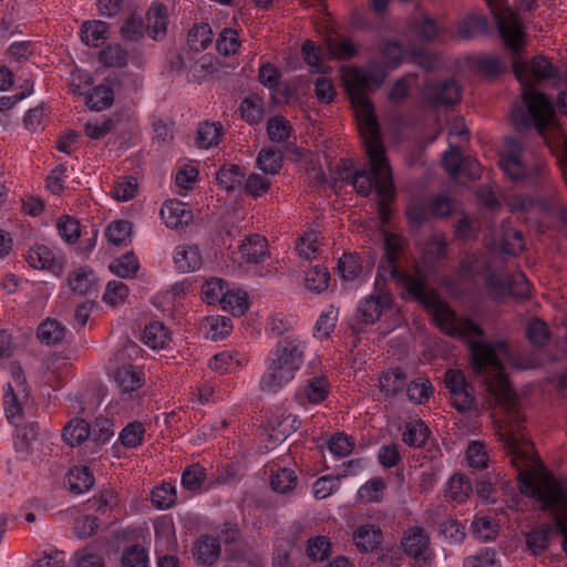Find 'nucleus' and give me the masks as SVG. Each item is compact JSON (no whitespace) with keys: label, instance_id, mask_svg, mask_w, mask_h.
Returning <instances> with one entry per match:
<instances>
[{"label":"nucleus","instance_id":"34","mask_svg":"<svg viewBox=\"0 0 567 567\" xmlns=\"http://www.w3.org/2000/svg\"><path fill=\"white\" fill-rule=\"evenodd\" d=\"M89 424L82 419L71 420L62 431L63 441L70 446L80 445L89 437Z\"/></svg>","mask_w":567,"mask_h":567},{"label":"nucleus","instance_id":"14","mask_svg":"<svg viewBox=\"0 0 567 567\" xmlns=\"http://www.w3.org/2000/svg\"><path fill=\"white\" fill-rule=\"evenodd\" d=\"M330 384L324 377L317 375L306 381L296 391V400L300 405L319 404L327 399Z\"/></svg>","mask_w":567,"mask_h":567},{"label":"nucleus","instance_id":"13","mask_svg":"<svg viewBox=\"0 0 567 567\" xmlns=\"http://www.w3.org/2000/svg\"><path fill=\"white\" fill-rule=\"evenodd\" d=\"M159 215L167 228L178 229L187 226L193 220L190 208L178 199H167L163 203Z\"/></svg>","mask_w":567,"mask_h":567},{"label":"nucleus","instance_id":"6","mask_svg":"<svg viewBox=\"0 0 567 567\" xmlns=\"http://www.w3.org/2000/svg\"><path fill=\"white\" fill-rule=\"evenodd\" d=\"M493 13L499 34L516 54L525 47V27L518 14L505 6V0H485Z\"/></svg>","mask_w":567,"mask_h":567},{"label":"nucleus","instance_id":"47","mask_svg":"<svg viewBox=\"0 0 567 567\" xmlns=\"http://www.w3.org/2000/svg\"><path fill=\"white\" fill-rule=\"evenodd\" d=\"M385 484L381 478H371L357 492V498L363 504L379 503L384 495Z\"/></svg>","mask_w":567,"mask_h":567},{"label":"nucleus","instance_id":"12","mask_svg":"<svg viewBox=\"0 0 567 567\" xmlns=\"http://www.w3.org/2000/svg\"><path fill=\"white\" fill-rule=\"evenodd\" d=\"M452 202L445 195H437L424 204L411 203L406 208V215L411 223L421 224L429 215L436 217H445L452 210Z\"/></svg>","mask_w":567,"mask_h":567},{"label":"nucleus","instance_id":"64","mask_svg":"<svg viewBox=\"0 0 567 567\" xmlns=\"http://www.w3.org/2000/svg\"><path fill=\"white\" fill-rule=\"evenodd\" d=\"M331 550V543L326 536H315L308 540L307 555L312 560L322 561Z\"/></svg>","mask_w":567,"mask_h":567},{"label":"nucleus","instance_id":"52","mask_svg":"<svg viewBox=\"0 0 567 567\" xmlns=\"http://www.w3.org/2000/svg\"><path fill=\"white\" fill-rule=\"evenodd\" d=\"M240 45L238 32L231 28L223 29L216 40V49L223 55L236 54Z\"/></svg>","mask_w":567,"mask_h":567},{"label":"nucleus","instance_id":"18","mask_svg":"<svg viewBox=\"0 0 567 567\" xmlns=\"http://www.w3.org/2000/svg\"><path fill=\"white\" fill-rule=\"evenodd\" d=\"M382 530L374 524L359 525L352 535L354 545L360 551H373L382 540Z\"/></svg>","mask_w":567,"mask_h":567},{"label":"nucleus","instance_id":"40","mask_svg":"<svg viewBox=\"0 0 567 567\" xmlns=\"http://www.w3.org/2000/svg\"><path fill=\"white\" fill-rule=\"evenodd\" d=\"M404 381L405 374L399 369H393L380 377L379 388L386 398H392L403 389Z\"/></svg>","mask_w":567,"mask_h":567},{"label":"nucleus","instance_id":"23","mask_svg":"<svg viewBox=\"0 0 567 567\" xmlns=\"http://www.w3.org/2000/svg\"><path fill=\"white\" fill-rule=\"evenodd\" d=\"M267 248L268 244L264 237L252 235L243 240L239 252L247 262L258 264L266 257Z\"/></svg>","mask_w":567,"mask_h":567},{"label":"nucleus","instance_id":"56","mask_svg":"<svg viewBox=\"0 0 567 567\" xmlns=\"http://www.w3.org/2000/svg\"><path fill=\"white\" fill-rule=\"evenodd\" d=\"M221 137V126L217 123L206 122L197 130L196 143L200 148L217 145Z\"/></svg>","mask_w":567,"mask_h":567},{"label":"nucleus","instance_id":"63","mask_svg":"<svg viewBox=\"0 0 567 567\" xmlns=\"http://www.w3.org/2000/svg\"><path fill=\"white\" fill-rule=\"evenodd\" d=\"M466 460L470 466L474 468H485L488 463V454L485 445L480 441H472L466 449Z\"/></svg>","mask_w":567,"mask_h":567},{"label":"nucleus","instance_id":"1","mask_svg":"<svg viewBox=\"0 0 567 567\" xmlns=\"http://www.w3.org/2000/svg\"><path fill=\"white\" fill-rule=\"evenodd\" d=\"M384 257L378 270L375 288L372 293L358 302L359 319L365 324H373L382 316H390L395 324H400L401 315L395 308L392 295L380 280L391 279L406 290V293L434 309V320L437 327L449 336L464 339L472 352V370L481 377L487 391L494 396L508 402L512 398V386L505 372L504 363L517 369H530L534 364L516 362L507 344L503 341L487 343L484 341L482 329L466 318L457 317L451 308L436 296H429L426 281L435 271V262L441 258L447 246L443 235L432 234L426 243L417 244L421 257L414 262L413 272L402 270L405 258V246L401 237L382 231Z\"/></svg>","mask_w":567,"mask_h":567},{"label":"nucleus","instance_id":"25","mask_svg":"<svg viewBox=\"0 0 567 567\" xmlns=\"http://www.w3.org/2000/svg\"><path fill=\"white\" fill-rule=\"evenodd\" d=\"M220 553L219 542L215 537L203 536L194 545L193 555L203 565H213Z\"/></svg>","mask_w":567,"mask_h":567},{"label":"nucleus","instance_id":"57","mask_svg":"<svg viewBox=\"0 0 567 567\" xmlns=\"http://www.w3.org/2000/svg\"><path fill=\"white\" fill-rule=\"evenodd\" d=\"M188 45L194 51L205 50L213 41V32L207 23L195 25L188 32Z\"/></svg>","mask_w":567,"mask_h":567},{"label":"nucleus","instance_id":"42","mask_svg":"<svg viewBox=\"0 0 567 567\" xmlns=\"http://www.w3.org/2000/svg\"><path fill=\"white\" fill-rule=\"evenodd\" d=\"M96 278L93 271L86 268H81L73 272L69 279L70 288L73 292L80 296L89 295L95 287Z\"/></svg>","mask_w":567,"mask_h":567},{"label":"nucleus","instance_id":"48","mask_svg":"<svg viewBox=\"0 0 567 567\" xmlns=\"http://www.w3.org/2000/svg\"><path fill=\"white\" fill-rule=\"evenodd\" d=\"M227 288L221 278L207 279L202 286V298L208 305H220Z\"/></svg>","mask_w":567,"mask_h":567},{"label":"nucleus","instance_id":"28","mask_svg":"<svg viewBox=\"0 0 567 567\" xmlns=\"http://www.w3.org/2000/svg\"><path fill=\"white\" fill-rule=\"evenodd\" d=\"M147 25L154 40L162 39L167 30V11L159 3H153L147 12Z\"/></svg>","mask_w":567,"mask_h":567},{"label":"nucleus","instance_id":"20","mask_svg":"<svg viewBox=\"0 0 567 567\" xmlns=\"http://www.w3.org/2000/svg\"><path fill=\"white\" fill-rule=\"evenodd\" d=\"M487 18L477 10L465 16L457 25L456 35L468 40L487 31Z\"/></svg>","mask_w":567,"mask_h":567},{"label":"nucleus","instance_id":"43","mask_svg":"<svg viewBox=\"0 0 567 567\" xmlns=\"http://www.w3.org/2000/svg\"><path fill=\"white\" fill-rule=\"evenodd\" d=\"M140 262L134 254L127 252L115 258L109 266L110 271L120 278H132L136 275Z\"/></svg>","mask_w":567,"mask_h":567},{"label":"nucleus","instance_id":"32","mask_svg":"<svg viewBox=\"0 0 567 567\" xmlns=\"http://www.w3.org/2000/svg\"><path fill=\"white\" fill-rule=\"evenodd\" d=\"M472 534L480 542L487 543L494 540L499 532L498 523L489 517H477L472 522Z\"/></svg>","mask_w":567,"mask_h":567},{"label":"nucleus","instance_id":"62","mask_svg":"<svg viewBox=\"0 0 567 567\" xmlns=\"http://www.w3.org/2000/svg\"><path fill=\"white\" fill-rule=\"evenodd\" d=\"M122 564L123 567H147L148 551L140 545L130 546L123 551Z\"/></svg>","mask_w":567,"mask_h":567},{"label":"nucleus","instance_id":"33","mask_svg":"<svg viewBox=\"0 0 567 567\" xmlns=\"http://www.w3.org/2000/svg\"><path fill=\"white\" fill-rule=\"evenodd\" d=\"M429 427L421 421L409 422L402 433L403 442L411 447H422L429 439Z\"/></svg>","mask_w":567,"mask_h":567},{"label":"nucleus","instance_id":"8","mask_svg":"<svg viewBox=\"0 0 567 567\" xmlns=\"http://www.w3.org/2000/svg\"><path fill=\"white\" fill-rule=\"evenodd\" d=\"M486 284L489 295L497 300L507 295L524 298L529 293L528 280L522 271H515L512 275L495 271L488 276Z\"/></svg>","mask_w":567,"mask_h":567},{"label":"nucleus","instance_id":"54","mask_svg":"<svg viewBox=\"0 0 567 567\" xmlns=\"http://www.w3.org/2000/svg\"><path fill=\"white\" fill-rule=\"evenodd\" d=\"M257 165L266 174H276L282 165V155L272 147H264L257 157Z\"/></svg>","mask_w":567,"mask_h":567},{"label":"nucleus","instance_id":"3","mask_svg":"<svg viewBox=\"0 0 567 567\" xmlns=\"http://www.w3.org/2000/svg\"><path fill=\"white\" fill-rule=\"evenodd\" d=\"M505 410V416L496 421V433L511 454V461L517 468L525 467L518 474L520 492L535 499L542 509L549 511L556 526L543 524L526 534L528 548L537 554L545 550L549 536L557 532L564 536L563 548L567 555V478L556 477L548 472L535 455V449L520 425L518 399L512 389L508 402L495 398Z\"/></svg>","mask_w":567,"mask_h":567},{"label":"nucleus","instance_id":"37","mask_svg":"<svg viewBox=\"0 0 567 567\" xmlns=\"http://www.w3.org/2000/svg\"><path fill=\"white\" fill-rule=\"evenodd\" d=\"M296 251L303 260L315 259L319 252V233L311 229L300 236L296 241Z\"/></svg>","mask_w":567,"mask_h":567},{"label":"nucleus","instance_id":"2","mask_svg":"<svg viewBox=\"0 0 567 567\" xmlns=\"http://www.w3.org/2000/svg\"><path fill=\"white\" fill-rule=\"evenodd\" d=\"M381 56V65L377 62H369L365 69L342 66L340 74L349 94L371 166V175L365 171H358L353 174L351 183L357 193L362 196L370 195L372 188H375L379 197L380 218L383 223H388L391 214L388 203L394 196V187L391 168L381 142L374 107L368 93L380 87L388 73L396 69L403 61H406L410 53L402 49L398 42L391 41L384 44Z\"/></svg>","mask_w":567,"mask_h":567},{"label":"nucleus","instance_id":"16","mask_svg":"<svg viewBox=\"0 0 567 567\" xmlns=\"http://www.w3.org/2000/svg\"><path fill=\"white\" fill-rule=\"evenodd\" d=\"M27 262L34 269L48 270L54 276H59L63 271L62 261L55 259L53 251L44 246L37 245L25 255Z\"/></svg>","mask_w":567,"mask_h":567},{"label":"nucleus","instance_id":"27","mask_svg":"<svg viewBox=\"0 0 567 567\" xmlns=\"http://www.w3.org/2000/svg\"><path fill=\"white\" fill-rule=\"evenodd\" d=\"M66 484L71 492L83 494L93 486L94 477L86 466H75L66 474Z\"/></svg>","mask_w":567,"mask_h":567},{"label":"nucleus","instance_id":"51","mask_svg":"<svg viewBox=\"0 0 567 567\" xmlns=\"http://www.w3.org/2000/svg\"><path fill=\"white\" fill-rule=\"evenodd\" d=\"M472 492V484L467 477L457 474L452 476L447 482L446 493L447 496L458 503L467 499Z\"/></svg>","mask_w":567,"mask_h":567},{"label":"nucleus","instance_id":"4","mask_svg":"<svg viewBox=\"0 0 567 567\" xmlns=\"http://www.w3.org/2000/svg\"><path fill=\"white\" fill-rule=\"evenodd\" d=\"M513 69L523 93V105L515 107L512 120L517 130L535 127L549 144L548 131H558L557 116L553 103L540 92L534 90L538 82L554 78L556 71L543 55L526 61L520 56L513 60Z\"/></svg>","mask_w":567,"mask_h":567},{"label":"nucleus","instance_id":"55","mask_svg":"<svg viewBox=\"0 0 567 567\" xmlns=\"http://www.w3.org/2000/svg\"><path fill=\"white\" fill-rule=\"evenodd\" d=\"M152 503L158 509H167L176 502V488L171 483H163L152 491Z\"/></svg>","mask_w":567,"mask_h":567},{"label":"nucleus","instance_id":"30","mask_svg":"<svg viewBox=\"0 0 567 567\" xmlns=\"http://www.w3.org/2000/svg\"><path fill=\"white\" fill-rule=\"evenodd\" d=\"M326 48L331 58L336 59L351 58L357 53L355 44L351 40L344 39L336 32L327 35Z\"/></svg>","mask_w":567,"mask_h":567},{"label":"nucleus","instance_id":"39","mask_svg":"<svg viewBox=\"0 0 567 567\" xmlns=\"http://www.w3.org/2000/svg\"><path fill=\"white\" fill-rule=\"evenodd\" d=\"M413 32L422 41H432L443 38L445 28L443 24H437L433 19L427 16L422 17L413 24Z\"/></svg>","mask_w":567,"mask_h":567},{"label":"nucleus","instance_id":"45","mask_svg":"<svg viewBox=\"0 0 567 567\" xmlns=\"http://www.w3.org/2000/svg\"><path fill=\"white\" fill-rule=\"evenodd\" d=\"M301 425L299 416L293 414L286 415L281 421L271 420L269 426L271 429L270 436L276 441H285L289 435L296 432Z\"/></svg>","mask_w":567,"mask_h":567},{"label":"nucleus","instance_id":"29","mask_svg":"<svg viewBox=\"0 0 567 567\" xmlns=\"http://www.w3.org/2000/svg\"><path fill=\"white\" fill-rule=\"evenodd\" d=\"M146 427L143 422L133 421L118 433V441L125 449H136L144 442Z\"/></svg>","mask_w":567,"mask_h":567},{"label":"nucleus","instance_id":"46","mask_svg":"<svg viewBox=\"0 0 567 567\" xmlns=\"http://www.w3.org/2000/svg\"><path fill=\"white\" fill-rule=\"evenodd\" d=\"M74 567H105L101 548L87 546L76 551L72 558Z\"/></svg>","mask_w":567,"mask_h":567},{"label":"nucleus","instance_id":"31","mask_svg":"<svg viewBox=\"0 0 567 567\" xmlns=\"http://www.w3.org/2000/svg\"><path fill=\"white\" fill-rule=\"evenodd\" d=\"M338 318V308L332 305L326 307L316 322L315 337L320 340L328 339L337 326Z\"/></svg>","mask_w":567,"mask_h":567},{"label":"nucleus","instance_id":"61","mask_svg":"<svg viewBox=\"0 0 567 567\" xmlns=\"http://www.w3.org/2000/svg\"><path fill=\"white\" fill-rule=\"evenodd\" d=\"M270 484L274 491L284 494L295 488L297 475L291 468H280L271 476Z\"/></svg>","mask_w":567,"mask_h":567},{"label":"nucleus","instance_id":"26","mask_svg":"<svg viewBox=\"0 0 567 567\" xmlns=\"http://www.w3.org/2000/svg\"><path fill=\"white\" fill-rule=\"evenodd\" d=\"M171 340V332L161 322H152L147 324L142 337L143 343L153 350H161L166 348Z\"/></svg>","mask_w":567,"mask_h":567},{"label":"nucleus","instance_id":"50","mask_svg":"<svg viewBox=\"0 0 567 567\" xmlns=\"http://www.w3.org/2000/svg\"><path fill=\"white\" fill-rule=\"evenodd\" d=\"M305 62L308 64L311 73L326 74L330 72V66L323 63L320 49L312 41H306L302 45Z\"/></svg>","mask_w":567,"mask_h":567},{"label":"nucleus","instance_id":"44","mask_svg":"<svg viewBox=\"0 0 567 567\" xmlns=\"http://www.w3.org/2000/svg\"><path fill=\"white\" fill-rule=\"evenodd\" d=\"M19 393L13 391L12 383H8L6 386L4 392V412L8 421L16 425V427L19 426V422L21 420V405L18 399ZM17 435H21V430L17 429Z\"/></svg>","mask_w":567,"mask_h":567},{"label":"nucleus","instance_id":"24","mask_svg":"<svg viewBox=\"0 0 567 567\" xmlns=\"http://www.w3.org/2000/svg\"><path fill=\"white\" fill-rule=\"evenodd\" d=\"M107 35L109 25L104 21H85L81 27V40L87 47H100L105 42Z\"/></svg>","mask_w":567,"mask_h":567},{"label":"nucleus","instance_id":"35","mask_svg":"<svg viewBox=\"0 0 567 567\" xmlns=\"http://www.w3.org/2000/svg\"><path fill=\"white\" fill-rule=\"evenodd\" d=\"M65 327L55 319H48L38 327L39 340L48 346L59 343L65 337Z\"/></svg>","mask_w":567,"mask_h":567},{"label":"nucleus","instance_id":"5","mask_svg":"<svg viewBox=\"0 0 567 567\" xmlns=\"http://www.w3.org/2000/svg\"><path fill=\"white\" fill-rule=\"evenodd\" d=\"M303 358V347L296 340L280 341L271 350L266 361V372L259 385L264 392H277L291 382L300 369Z\"/></svg>","mask_w":567,"mask_h":567},{"label":"nucleus","instance_id":"9","mask_svg":"<svg viewBox=\"0 0 567 567\" xmlns=\"http://www.w3.org/2000/svg\"><path fill=\"white\" fill-rule=\"evenodd\" d=\"M421 96L430 106L449 105L461 100V90L453 80L440 84L429 80L421 90Z\"/></svg>","mask_w":567,"mask_h":567},{"label":"nucleus","instance_id":"60","mask_svg":"<svg viewBox=\"0 0 567 567\" xmlns=\"http://www.w3.org/2000/svg\"><path fill=\"white\" fill-rule=\"evenodd\" d=\"M136 192V181L133 177L122 176L113 184L111 195L117 202H128L135 197Z\"/></svg>","mask_w":567,"mask_h":567},{"label":"nucleus","instance_id":"59","mask_svg":"<svg viewBox=\"0 0 567 567\" xmlns=\"http://www.w3.org/2000/svg\"><path fill=\"white\" fill-rule=\"evenodd\" d=\"M406 393L411 402L422 404L432 395L433 386L429 379L421 377L408 385Z\"/></svg>","mask_w":567,"mask_h":567},{"label":"nucleus","instance_id":"38","mask_svg":"<svg viewBox=\"0 0 567 567\" xmlns=\"http://www.w3.org/2000/svg\"><path fill=\"white\" fill-rule=\"evenodd\" d=\"M216 181L223 189L233 192L241 187L244 173L237 165H226L217 172Z\"/></svg>","mask_w":567,"mask_h":567},{"label":"nucleus","instance_id":"10","mask_svg":"<svg viewBox=\"0 0 567 567\" xmlns=\"http://www.w3.org/2000/svg\"><path fill=\"white\" fill-rule=\"evenodd\" d=\"M400 548L412 559L426 561L430 557V536L423 527L411 526L404 532Z\"/></svg>","mask_w":567,"mask_h":567},{"label":"nucleus","instance_id":"15","mask_svg":"<svg viewBox=\"0 0 567 567\" xmlns=\"http://www.w3.org/2000/svg\"><path fill=\"white\" fill-rule=\"evenodd\" d=\"M113 379L122 400L132 399L142 385V373L133 365L118 368Z\"/></svg>","mask_w":567,"mask_h":567},{"label":"nucleus","instance_id":"17","mask_svg":"<svg viewBox=\"0 0 567 567\" xmlns=\"http://www.w3.org/2000/svg\"><path fill=\"white\" fill-rule=\"evenodd\" d=\"M173 260L176 270L182 274L196 271L203 264L200 250L194 245H179L175 247Z\"/></svg>","mask_w":567,"mask_h":567},{"label":"nucleus","instance_id":"53","mask_svg":"<svg viewBox=\"0 0 567 567\" xmlns=\"http://www.w3.org/2000/svg\"><path fill=\"white\" fill-rule=\"evenodd\" d=\"M85 102L87 106L95 111H102L111 106L114 100L113 91L106 85H99L89 92Z\"/></svg>","mask_w":567,"mask_h":567},{"label":"nucleus","instance_id":"36","mask_svg":"<svg viewBox=\"0 0 567 567\" xmlns=\"http://www.w3.org/2000/svg\"><path fill=\"white\" fill-rule=\"evenodd\" d=\"M330 274L327 267L317 265L310 268L305 276L307 290L313 293H321L329 286Z\"/></svg>","mask_w":567,"mask_h":567},{"label":"nucleus","instance_id":"19","mask_svg":"<svg viewBox=\"0 0 567 567\" xmlns=\"http://www.w3.org/2000/svg\"><path fill=\"white\" fill-rule=\"evenodd\" d=\"M231 330V320L219 315L206 317L200 324L203 336L212 341L225 339L230 334Z\"/></svg>","mask_w":567,"mask_h":567},{"label":"nucleus","instance_id":"41","mask_svg":"<svg viewBox=\"0 0 567 567\" xmlns=\"http://www.w3.org/2000/svg\"><path fill=\"white\" fill-rule=\"evenodd\" d=\"M133 234L132 224L127 220H113L105 229V237L114 246L125 245Z\"/></svg>","mask_w":567,"mask_h":567},{"label":"nucleus","instance_id":"21","mask_svg":"<svg viewBox=\"0 0 567 567\" xmlns=\"http://www.w3.org/2000/svg\"><path fill=\"white\" fill-rule=\"evenodd\" d=\"M246 363V358L237 351H223L209 360V368L220 374L238 371Z\"/></svg>","mask_w":567,"mask_h":567},{"label":"nucleus","instance_id":"49","mask_svg":"<svg viewBox=\"0 0 567 567\" xmlns=\"http://www.w3.org/2000/svg\"><path fill=\"white\" fill-rule=\"evenodd\" d=\"M338 274L346 282H361V267L359 259L351 254H344L338 261Z\"/></svg>","mask_w":567,"mask_h":567},{"label":"nucleus","instance_id":"11","mask_svg":"<svg viewBox=\"0 0 567 567\" xmlns=\"http://www.w3.org/2000/svg\"><path fill=\"white\" fill-rule=\"evenodd\" d=\"M445 386L447 388L452 405L460 412L471 409L473 396L462 371L447 370L445 373Z\"/></svg>","mask_w":567,"mask_h":567},{"label":"nucleus","instance_id":"22","mask_svg":"<svg viewBox=\"0 0 567 567\" xmlns=\"http://www.w3.org/2000/svg\"><path fill=\"white\" fill-rule=\"evenodd\" d=\"M223 310L233 316H243L250 307L248 293L238 287H228L220 303Z\"/></svg>","mask_w":567,"mask_h":567},{"label":"nucleus","instance_id":"58","mask_svg":"<svg viewBox=\"0 0 567 567\" xmlns=\"http://www.w3.org/2000/svg\"><path fill=\"white\" fill-rule=\"evenodd\" d=\"M463 567H502L497 553L492 548H483L466 557Z\"/></svg>","mask_w":567,"mask_h":567},{"label":"nucleus","instance_id":"7","mask_svg":"<svg viewBox=\"0 0 567 567\" xmlns=\"http://www.w3.org/2000/svg\"><path fill=\"white\" fill-rule=\"evenodd\" d=\"M530 153L514 138L507 137L504 141V154L499 166L504 174L513 181H524L527 177L540 172L543 164L537 161L533 166L527 165Z\"/></svg>","mask_w":567,"mask_h":567}]
</instances>
